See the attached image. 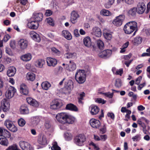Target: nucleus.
<instances>
[{
  "label": "nucleus",
  "instance_id": "f8f14e48",
  "mask_svg": "<svg viewBox=\"0 0 150 150\" xmlns=\"http://www.w3.org/2000/svg\"><path fill=\"white\" fill-rule=\"evenodd\" d=\"M112 52V51L111 50H107L100 52L99 56L102 58H107L111 56Z\"/></svg>",
  "mask_w": 150,
  "mask_h": 150
},
{
  "label": "nucleus",
  "instance_id": "473e14b6",
  "mask_svg": "<svg viewBox=\"0 0 150 150\" xmlns=\"http://www.w3.org/2000/svg\"><path fill=\"white\" fill-rule=\"evenodd\" d=\"M142 40V38L140 37H137L132 40V43L134 45H137L140 44Z\"/></svg>",
  "mask_w": 150,
  "mask_h": 150
},
{
  "label": "nucleus",
  "instance_id": "c756f323",
  "mask_svg": "<svg viewBox=\"0 0 150 150\" xmlns=\"http://www.w3.org/2000/svg\"><path fill=\"white\" fill-rule=\"evenodd\" d=\"M38 22L33 21H31L29 23L28 25L30 28L31 29H36L38 28Z\"/></svg>",
  "mask_w": 150,
  "mask_h": 150
},
{
  "label": "nucleus",
  "instance_id": "864d4df0",
  "mask_svg": "<svg viewBox=\"0 0 150 150\" xmlns=\"http://www.w3.org/2000/svg\"><path fill=\"white\" fill-rule=\"evenodd\" d=\"M64 56L65 58L68 59L74 57L73 54L70 53H68L65 54Z\"/></svg>",
  "mask_w": 150,
  "mask_h": 150
},
{
  "label": "nucleus",
  "instance_id": "2f4dec72",
  "mask_svg": "<svg viewBox=\"0 0 150 150\" xmlns=\"http://www.w3.org/2000/svg\"><path fill=\"white\" fill-rule=\"evenodd\" d=\"M31 55L30 53H28L21 57V59L23 61L27 62L31 59Z\"/></svg>",
  "mask_w": 150,
  "mask_h": 150
},
{
  "label": "nucleus",
  "instance_id": "1a4fd4ad",
  "mask_svg": "<svg viewBox=\"0 0 150 150\" xmlns=\"http://www.w3.org/2000/svg\"><path fill=\"white\" fill-rule=\"evenodd\" d=\"M19 144L23 150H34L31 145L27 142L21 141L19 142Z\"/></svg>",
  "mask_w": 150,
  "mask_h": 150
},
{
  "label": "nucleus",
  "instance_id": "5fc2aeb1",
  "mask_svg": "<svg viewBox=\"0 0 150 150\" xmlns=\"http://www.w3.org/2000/svg\"><path fill=\"white\" fill-rule=\"evenodd\" d=\"M67 120H68V122L69 121L70 122H74L76 121L74 117L69 115L68 117H67Z\"/></svg>",
  "mask_w": 150,
  "mask_h": 150
},
{
  "label": "nucleus",
  "instance_id": "4d7b16f0",
  "mask_svg": "<svg viewBox=\"0 0 150 150\" xmlns=\"http://www.w3.org/2000/svg\"><path fill=\"white\" fill-rule=\"evenodd\" d=\"M123 72V69L122 68H121L117 70H116V72L115 73V74L116 75H119L120 76H121Z\"/></svg>",
  "mask_w": 150,
  "mask_h": 150
},
{
  "label": "nucleus",
  "instance_id": "f3484780",
  "mask_svg": "<svg viewBox=\"0 0 150 150\" xmlns=\"http://www.w3.org/2000/svg\"><path fill=\"white\" fill-rule=\"evenodd\" d=\"M91 33L96 37L98 38L100 37L102 35L101 29L97 27H95L93 29Z\"/></svg>",
  "mask_w": 150,
  "mask_h": 150
},
{
  "label": "nucleus",
  "instance_id": "6ab92c4d",
  "mask_svg": "<svg viewBox=\"0 0 150 150\" xmlns=\"http://www.w3.org/2000/svg\"><path fill=\"white\" fill-rule=\"evenodd\" d=\"M20 91L23 95H27L29 93V91L26 86L24 84L21 85L20 88Z\"/></svg>",
  "mask_w": 150,
  "mask_h": 150
},
{
  "label": "nucleus",
  "instance_id": "a18cd8bd",
  "mask_svg": "<svg viewBox=\"0 0 150 150\" xmlns=\"http://www.w3.org/2000/svg\"><path fill=\"white\" fill-rule=\"evenodd\" d=\"M97 45L99 49L102 50L103 49L104 45L103 42L100 40H99L97 42Z\"/></svg>",
  "mask_w": 150,
  "mask_h": 150
},
{
  "label": "nucleus",
  "instance_id": "de8ad7c7",
  "mask_svg": "<svg viewBox=\"0 0 150 150\" xmlns=\"http://www.w3.org/2000/svg\"><path fill=\"white\" fill-rule=\"evenodd\" d=\"M11 134L7 130L4 129V130L3 132V136L4 137L6 138H9L11 136Z\"/></svg>",
  "mask_w": 150,
  "mask_h": 150
},
{
  "label": "nucleus",
  "instance_id": "4468645a",
  "mask_svg": "<svg viewBox=\"0 0 150 150\" xmlns=\"http://www.w3.org/2000/svg\"><path fill=\"white\" fill-rule=\"evenodd\" d=\"M4 125L9 130L12 132H16L17 130V128L12 122H4Z\"/></svg>",
  "mask_w": 150,
  "mask_h": 150
},
{
  "label": "nucleus",
  "instance_id": "603ef678",
  "mask_svg": "<svg viewBox=\"0 0 150 150\" xmlns=\"http://www.w3.org/2000/svg\"><path fill=\"white\" fill-rule=\"evenodd\" d=\"M89 145L92 146L95 150H99V148L98 145L91 142L89 144Z\"/></svg>",
  "mask_w": 150,
  "mask_h": 150
},
{
  "label": "nucleus",
  "instance_id": "0e129e2a",
  "mask_svg": "<svg viewBox=\"0 0 150 150\" xmlns=\"http://www.w3.org/2000/svg\"><path fill=\"white\" fill-rule=\"evenodd\" d=\"M126 3L129 5H131L133 4L134 3V0H125Z\"/></svg>",
  "mask_w": 150,
  "mask_h": 150
},
{
  "label": "nucleus",
  "instance_id": "13d9d810",
  "mask_svg": "<svg viewBox=\"0 0 150 150\" xmlns=\"http://www.w3.org/2000/svg\"><path fill=\"white\" fill-rule=\"evenodd\" d=\"M103 94L105 96H106L107 97L110 98H112L113 95V93H110L109 92H108V93H104Z\"/></svg>",
  "mask_w": 150,
  "mask_h": 150
},
{
  "label": "nucleus",
  "instance_id": "412c9836",
  "mask_svg": "<svg viewBox=\"0 0 150 150\" xmlns=\"http://www.w3.org/2000/svg\"><path fill=\"white\" fill-rule=\"evenodd\" d=\"M76 68V64L71 61H70V63L68 65H66V69L69 71H73Z\"/></svg>",
  "mask_w": 150,
  "mask_h": 150
},
{
  "label": "nucleus",
  "instance_id": "37998d69",
  "mask_svg": "<svg viewBox=\"0 0 150 150\" xmlns=\"http://www.w3.org/2000/svg\"><path fill=\"white\" fill-rule=\"evenodd\" d=\"M103 35L106 39L110 40L112 38V33H103Z\"/></svg>",
  "mask_w": 150,
  "mask_h": 150
},
{
  "label": "nucleus",
  "instance_id": "bf43d9fd",
  "mask_svg": "<svg viewBox=\"0 0 150 150\" xmlns=\"http://www.w3.org/2000/svg\"><path fill=\"white\" fill-rule=\"evenodd\" d=\"M96 101L98 103H102L103 104H104L105 103V101L100 98H97L96 100Z\"/></svg>",
  "mask_w": 150,
  "mask_h": 150
},
{
  "label": "nucleus",
  "instance_id": "69168bd1",
  "mask_svg": "<svg viewBox=\"0 0 150 150\" xmlns=\"http://www.w3.org/2000/svg\"><path fill=\"white\" fill-rule=\"evenodd\" d=\"M10 38V36L8 35H6L4 37L3 41L6 42L8 41Z\"/></svg>",
  "mask_w": 150,
  "mask_h": 150
},
{
  "label": "nucleus",
  "instance_id": "774afa93",
  "mask_svg": "<svg viewBox=\"0 0 150 150\" xmlns=\"http://www.w3.org/2000/svg\"><path fill=\"white\" fill-rule=\"evenodd\" d=\"M74 35L76 37H79L80 36V35L79 33V30L78 29H76L74 30Z\"/></svg>",
  "mask_w": 150,
  "mask_h": 150
},
{
  "label": "nucleus",
  "instance_id": "dca6fc26",
  "mask_svg": "<svg viewBox=\"0 0 150 150\" xmlns=\"http://www.w3.org/2000/svg\"><path fill=\"white\" fill-rule=\"evenodd\" d=\"M18 45L22 50L26 49L28 46V42L24 39H21L18 41Z\"/></svg>",
  "mask_w": 150,
  "mask_h": 150
},
{
  "label": "nucleus",
  "instance_id": "9b49d317",
  "mask_svg": "<svg viewBox=\"0 0 150 150\" xmlns=\"http://www.w3.org/2000/svg\"><path fill=\"white\" fill-rule=\"evenodd\" d=\"M1 105L3 111H7L10 108V104L8 100L5 99H3L1 102Z\"/></svg>",
  "mask_w": 150,
  "mask_h": 150
},
{
  "label": "nucleus",
  "instance_id": "f704fd0d",
  "mask_svg": "<svg viewBox=\"0 0 150 150\" xmlns=\"http://www.w3.org/2000/svg\"><path fill=\"white\" fill-rule=\"evenodd\" d=\"M59 124L60 128L62 129H65L67 128L68 124H71L72 122H59Z\"/></svg>",
  "mask_w": 150,
  "mask_h": 150
},
{
  "label": "nucleus",
  "instance_id": "ddd939ff",
  "mask_svg": "<svg viewBox=\"0 0 150 150\" xmlns=\"http://www.w3.org/2000/svg\"><path fill=\"white\" fill-rule=\"evenodd\" d=\"M46 62L48 66L55 67L57 64V60L54 58L51 57H47Z\"/></svg>",
  "mask_w": 150,
  "mask_h": 150
},
{
  "label": "nucleus",
  "instance_id": "5701e85b",
  "mask_svg": "<svg viewBox=\"0 0 150 150\" xmlns=\"http://www.w3.org/2000/svg\"><path fill=\"white\" fill-rule=\"evenodd\" d=\"M84 45L88 47H90L91 46V42L90 38L87 36L83 40Z\"/></svg>",
  "mask_w": 150,
  "mask_h": 150
},
{
  "label": "nucleus",
  "instance_id": "7ed1b4c3",
  "mask_svg": "<svg viewBox=\"0 0 150 150\" xmlns=\"http://www.w3.org/2000/svg\"><path fill=\"white\" fill-rule=\"evenodd\" d=\"M86 140V137L84 134H79L76 136L74 139V142L78 146H81Z\"/></svg>",
  "mask_w": 150,
  "mask_h": 150
},
{
  "label": "nucleus",
  "instance_id": "4c0bfd02",
  "mask_svg": "<svg viewBox=\"0 0 150 150\" xmlns=\"http://www.w3.org/2000/svg\"><path fill=\"white\" fill-rule=\"evenodd\" d=\"M45 63V62L44 60L41 59H39L36 61L35 65L38 67L42 68Z\"/></svg>",
  "mask_w": 150,
  "mask_h": 150
},
{
  "label": "nucleus",
  "instance_id": "052dcab7",
  "mask_svg": "<svg viewBox=\"0 0 150 150\" xmlns=\"http://www.w3.org/2000/svg\"><path fill=\"white\" fill-rule=\"evenodd\" d=\"M132 139L134 141H136L139 140L140 139V137L139 135H137L133 137Z\"/></svg>",
  "mask_w": 150,
  "mask_h": 150
},
{
  "label": "nucleus",
  "instance_id": "e2e57ef3",
  "mask_svg": "<svg viewBox=\"0 0 150 150\" xmlns=\"http://www.w3.org/2000/svg\"><path fill=\"white\" fill-rule=\"evenodd\" d=\"M11 61V59L9 58H6L4 59V63L5 64H9Z\"/></svg>",
  "mask_w": 150,
  "mask_h": 150
},
{
  "label": "nucleus",
  "instance_id": "aec40b11",
  "mask_svg": "<svg viewBox=\"0 0 150 150\" xmlns=\"http://www.w3.org/2000/svg\"><path fill=\"white\" fill-rule=\"evenodd\" d=\"M79 17L78 13L75 11H73L71 14V23L73 24L75 23L76 22L77 19Z\"/></svg>",
  "mask_w": 150,
  "mask_h": 150
},
{
  "label": "nucleus",
  "instance_id": "423d86ee",
  "mask_svg": "<svg viewBox=\"0 0 150 150\" xmlns=\"http://www.w3.org/2000/svg\"><path fill=\"white\" fill-rule=\"evenodd\" d=\"M62 105V104L60 100L56 99L52 101L50 108L52 109L56 110L60 108Z\"/></svg>",
  "mask_w": 150,
  "mask_h": 150
},
{
  "label": "nucleus",
  "instance_id": "c03bdc74",
  "mask_svg": "<svg viewBox=\"0 0 150 150\" xmlns=\"http://www.w3.org/2000/svg\"><path fill=\"white\" fill-rule=\"evenodd\" d=\"M103 15L106 16H108L111 15V13L108 10L103 9L100 12Z\"/></svg>",
  "mask_w": 150,
  "mask_h": 150
},
{
  "label": "nucleus",
  "instance_id": "f03ea898",
  "mask_svg": "<svg viewBox=\"0 0 150 150\" xmlns=\"http://www.w3.org/2000/svg\"><path fill=\"white\" fill-rule=\"evenodd\" d=\"M86 77V73L84 70L78 69L75 75V79L77 82L81 84L85 81Z\"/></svg>",
  "mask_w": 150,
  "mask_h": 150
},
{
  "label": "nucleus",
  "instance_id": "cd10ccee",
  "mask_svg": "<svg viewBox=\"0 0 150 150\" xmlns=\"http://www.w3.org/2000/svg\"><path fill=\"white\" fill-rule=\"evenodd\" d=\"M62 35L68 40H71L72 38L71 34L67 30H64L62 32Z\"/></svg>",
  "mask_w": 150,
  "mask_h": 150
},
{
  "label": "nucleus",
  "instance_id": "ea45409f",
  "mask_svg": "<svg viewBox=\"0 0 150 150\" xmlns=\"http://www.w3.org/2000/svg\"><path fill=\"white\" fill-rule=\"evenodd\" d=\"M64 137L65 140L68 141L71 140L72 138V136L71 134L68 132L65 133Z\"/></svg>",
  "mask_w": 150,
  "mask_h": 150
},
{
  "label": "nucleus",
  "instance_id": "bb28decb",
  "mask_svg": "<svg viewBox=\"0 0 150 150\" xmlns=\"http://www.w3.org/2000/svg\"><path fill=\"white\" fill-rule=\"evenodd\" d=\"M28 103L33 106L37 107L38 106V102L35 99L31 98H28L26 99Z\"/></svg>",
  "mask_w": 150,
  "mask_h": 150
},
{
  "label": "nucleus",
  "instance_id": "a211bd4d",
  "mask_svg": "<svg viewBox=\"0 0 150 150\" xmlns=\"http://www.w3.org/2000/svg\"><path fill=\"white\" fill-rule=\"evenodd\" d=\"M16 69L13 67H8L7 72V75L9 77L13 76L16 74Z\"/></svg>",
  "mask_w": 150,
  "mask_h": 150
},
{
  "label": "nucleus",
  "instance_id": "e433bc0d",
  "mask_svg": "<svg viewBox=\"0 0 150 150\" xmlns=\"http://www.w3.org/2000/svg\"><path fill=\"white\" fill-rule=\"evenodd\" d=\"M26 77L28 80L33 81L35 79V76L33 73H28L27 74Z\"/></svg>",
  "mask_w": 150,
  "mask_h": 150
},
{
  "label": "nucleus",
  "instance_id": "c9c22d12",
  "mask_svg": "<svg viewBox=\"0 0 150 150\" xmlns=\"http://www.w3.org/2000/svg\"><path fill=\"white\" fill-rule=\"evenodd\" d=\"M0 144L3 146H7L8 144V141L5 137L0 138Z\"/></svg>",
  "mask_w": 150,
  "mask_h": 150
},
{
  "label": "nucleus",
  "instance_id": "4be33fe9",
  "mask_svg": "<svg viewBox=\"0 0 150 150\" xmlns=\"http://www.w3.org/2000/svg\"><path fill=\"white\" fill-rule=\"evenodd\" d=\"M38 143L42 145H45L48 144L46 136L44 135L38 137Z\"/></svg>",
  "mask_w": 150,
  "mask_h": 150
},
{
  "label": "nucleus",
  "instance_id": "a878e982",
  "mask_svg": "<svg viewBox=\"0 0 150 150\" xmlns=\"http://www.w3.org/2000/svg\"><path fill=\"white\" fill-rule=\"evenodd\" d=\"M91 110V115H94L97 114L99 111V108L96 106L94 105H91L90 107Z\"/></svg>",
  "mask_w": 150,
  "mask_h": 150
},
{
  "label": "nucleus",
  "instance_id": "58836bf2",
  "mask_svg": "<svg viewBox=\"0 0 150 150\" xmlns=\"http://www.w3.org/2000/svg\"><path fill=\"white\" fill-rule=\"evenodd\" d=\"M52 146L51 147L52 150H61V148L58 145L56 142L54 141L52 143Z\"/></svg>",
  "mask_w": 150,
  "mask_h": 150
},
{
  "label": "nucleus",
  "instance_id": "393cba45",
  "mask_svg": "<svg viewBox=\"0 0 150 150\" xmlns=\"http://www.w3.org/2000/svg\"><path fill=\"white\" fill-rule=\"evenodd\" d=\"M65 108L67 110L72 111L76 112L78 111V108L77 107L72 103L67 104L66 105Z\"/></svg>",
  "mask_w": 150,
  "mask_h": 150
},
{
  "label": "nucleus",
  "instance_id": "2eb2a0df",
  "mask_svg": "<svg viewBox=\"0 0 150 150\" xmlns=\"http://www.w3.org/2000/svg\"><path fill=\"white\" fill-rule=\"evenodd\" d=\"M30 37L35 41L39 42L41 39L40 37L38 34L33 31H31L30 33Z\"/></svg>",
  "mask_w": 150,
  "mask_h": 150
},
{
  "label": "nucleus",
  "instance_id": "49530a36",
  "mask_svg": "<svg viewBox=\"0 0 150 150\" xmlns=\"http://www.w3.org/2000/svg\"><path fill=\"white\" fill-rule=\"evenodd\" d=\"M108 2L105 4V6L106 8H109L111 7V6L114 3L115 0H108Z\"/></svg>",
  "mask_w": 150,
  "mask_h": 150
},
{
  "label": "nucleus",
  "instance_id": "8fccbe9b",
  "mask_svg": "<svg viewBox=\"0 0 150 150\" xmlns=\"http://www.w3.org/2000/svg\"><path fill=\"white\" fill-rule=\"evenodd\" d=\"M115 86L116 87L119 88L122 85V83L121 80L120 79H117L116 80Z\"/></svg>",
  "mask_w": 150,
  "mask_h": 150
},
{
  "label": "nucleus",
  "instance_id": "6e6d98bb",
  "mask_svg": "<svg viewBox=\"0 0 150 150\" xmlns=\"http://www.w3.org/2000/svg\"><path fill=\"white\" fill-rule=\"evenodd\" d=\"M52 51L54 53L59 55L60 54V52L54 47H53L51 49Z\"/></svg>",
  "mask_w": 150,
  "mask_h": 150
},
{
  "label": "nucleus",
  "instance_id": "6e6552de",
  "mask_svg": "<svg viewBox=\"0 0 150 150\" xmlns=\"http://www.w3.org/2000/svg\"><path fill=\"white\" fill-rule=\"evenodd\" d=\"M125 16L124 15H121L117 17L113 21V23L117 26L121 25L123 21L124 20Z\"/></svg>",
  "mask_w": 150,
  "mask_h": 150
},
{
  "label": "nucleus",
  "instance_id": "79ce46f5",
  "mask_svg": "<svg viewBox=\"0 0 150 150\" xmlns=\"http://www.w3.org/2000/svg\"><path fill=\"white\" fill-rule=\"evenodd\" d=\"M6 150H20L18 147V146L16 144H13L9 146Z\"/></svg>",
  "mask_w": 150,
  "mask_h": 150
},
{
  "label": "nucleus",
  "instance_id": "b1692460",
  "mask_svg": "<svg viewBox=\"0 0 150 150\" xmlns=\"http://www.w3.org/2000/svg\"><path fill=\"white\" fill-rule=\"evenodd\" d=\"M43 14L41 13H36L34 14L33 18L35 21L38 22L41 21L43 18Z\"/></svg>",
  "mask_w": 150,
  "mask_h": 150
},
{
  "label": "nucleus",
  "instance_id": "09e8293b",
  "mask_svg": "<svg viewBox=\"0 0 150 150\" xmlns=\"http://www.w3.org/2000/svg\"><path fill=\"white\" fill-rule=\"evenodd\" d=\"M91 126L94 128H98L100 125V122H89Z\"/></svg>",
  "mask_w": 150,
  "mask_h": 150
},
{
  "label": "nucleus",
  "instance_id": "20e7f679",
  "mask_svg": "<svg viewBox=\"0 0 150 150\" xmlns=\"http://www.w3.org/2000/svg\"><path fill=\"white\" fill-rule=\"evenodd\" d=\"M68 115L65 112H61L57 114L56 116V118L59 122H63L66 121V122H68L67 120Z\"/></svg>",
  "mask_w": 150,
  "mask_h": 150
},
{
  "label": "nucleus",
  "instance_id": "39448f33",
  "mask_svg": "<svg viewBox=\"0 0 150 150\" xmlns=\"http://www.w3.org/2000/svg\"><path fill=\"white\" fill-rule=\"evenodd\" d=\"M64 90H67V91L65 92L64 93L67 94L69 93L70 91L73 88V82L71 80H68L64 83Z\"/></svg>",
  "mask_w": 150,
  "mask_h": 150
},
{
  "label": "nucleus",
  "instance_id": "72a5a7b5",
  "mask_svg": "<svg viewBox=\"0 0 150 150\" xmlns=\"http://www.w3.org/2000/svg\"><path fill=\"white\" fill-rule=\"evenodd\" d=\"M42 88L45 90H48L51 86L50 83L47 81H45L42 82L41 84Z\"/></svg>",
  "mask_w": 150,
  "mask_h": 150
},
{
  "label": "nucleus",
  "instance_id": "9d476101",
  "mask_svg": "<svg viewBox=\"0 0 150 150\" xmlns=\"http://www.w3.org/2000/svg\"><path fill=\"white\" fill-rule=\"evenodd\" d=\"M136 8L137 13L139 14H142L145 10L146 6L143 2H140L138 3Z\"/></svg>",
  "mask_w": 150,
  "mask_h": 150
},
{
  "label": "nucleus",
  "instance_id": "0eeeda50",
  "mask_svg": "<svg viewBox=\"0 0 150 150\" xmlns=\"http://www.w3.org/2000/svg\"><path fill=\"white\" fill-rule=\"evenodd\" d=\"M16 90L13 87L10 86L7 89L5 94L6 97L8 99H11L14 96Z\"/></svg>",
  "mask_w": 150,
  "mask_h": 150
},
{
  "label": "nucleus",
  "instance_id": "3c124183",
  "mask_svg": "<svg viewBox=\"0 0 150 150\" xmlns=\"http://www.w3.org/2000/svg\"><path fill=\"white\" fill-rule=\"evenodd\" d=\"M47 22L50 25L53 26L54 25V22L53 20L51 18L47 19Z\"/></svg>",
  "mask_w": 150,
  "mask_h": 150
},
{
  "label": "nucleus",
  "instance_id": "a19ab883",
  "mask_svg": "<svg viewBox=\"0 0 150 150\" xmlns=\"http://www.w3.org/2000/svg\"><path fill=\"white\" fill-rule=\"evenodd\" d=\"M31 121L36 122H40V121H43V118L40 116H35L32 117L31 118Z\"/></svg>",
  "mask_w": 150,
  "mask_h": 150
},
{
  "label": "nucleus",
  "instance_id": "f257e3e1",
  "mask_svg": "<svg viewBox=\"0 0 150 150\" xmlns=\"http://www.w3.org/2000/svg\"><path fill=\"white\" fill-rule=\"evenodd\" d=\"M123 30L125 33L127 34H130L134 31L132 35L134 36L138 30L137 23L134 21L128 22L124 26Z\"/></svg>",
  "mask_w": 150,
  "mask_h": 150
},
{
  "label": "nucleus",
  "instance_id": "680f3d73",
  "mask_svg": "<svg viewBox=\"0 0 150 150\" xmlns=\"http://www.w3.org/2000/svg\"><path fill=\"white\" fill-rule=\"evenodd\" d=\"M142 79V77L141 76H139L136 80L135 83L137 85L139 84Z\"/></svg>",
  "mask_w": 150,
  "mask_h": 150
},
{
  "label": "nucleus",
  "instance_id": "338daca9",
  "mask_svg": "<svg viewBox=\"0 0 150 150\" xmlns=\"http://www.w3.org/2000/svg\"><path fill=\"white\" fill-rule=\"evenodd\" d=\"M108 117H110L111 119L113 120L115 118V115L112 112H108L107 114Z\"/></svg>",
  "mask_w": 150,
  "mask_h": 150
},
{
  "label": "nucleus",
  "instance_id": "c85d7f7f",
  "mask_svg": "<svg viewBox=\"0 0 150 150\" xmlns=\"http://www.w3.org/2000/svg\"><path fill=\"white\" fill-rule=\"evenodd\" d=\"M20 110L21 113L22 114H26L29 113V110L27 106L25 105L21 106Z\"/></svg>",
  "mask_w": 150,
  "mask_h": 150
},
{
  "label": "nucleus",
  "instance_id": "7c9ffc66",
  "mask_svg": "<svg viewBox=\"0 0 150 150\" xmlns=\"http://www.w3.org/2000/svg\"><path fill=\"white\" fill-rule=\"evenodd\" d=\"M137 12V8L135 7L131 8L128 11V15L129 16H135Z\"/></svg>",
  "mask_w": 150,
  "mask_h": 150
}]
</instances>
